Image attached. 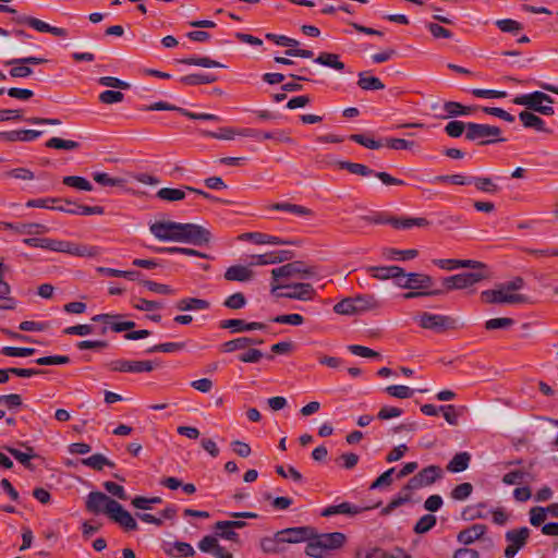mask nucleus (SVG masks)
<instances>
[{
  "label": "nucleus",
  "instance_id": "c03bdc74",
  "mask_svg": "<svg viewBox=\"0 0 558 558\" xmlns=\"http://www.w3.org/2000/svg\"><path fill=\"white\" fill-rule=\"evenodd\" d=\"M239 131L233 128H221L218 132H210V131H201V134L204 137H211L216 140H225V141H231L236 135H239Z\"/></svg>",
  "mask_w": 558,
  "mask_h": 558
},
{
  "label": "nucleus",
  "instance_id": "5701e85b",
  "mask_svg": "<svg viewBox=\"0 0 558 558\" xmlns=\"http://www.w3.org/2000/svg\"><path fill=\"white\" fill-rule=\"evenodd\" d=\"M362 510L363 509L361 507L352 505V504L345 501V502H342V504H339V505H332V506L326 507L322 511L320 514L323 517H332V515H336V514L355 515V514L362 512Z\"/></svg>",
  "mask_w": 558,
  "mask_h": 558
},
{
  "label": "nucleus",
  "instance_id": "6ab92c4d",
  "mask_svg": "<svg viewBox=\"0 0 558 558\" xmlns=\"http://www.w3.org/2000/svg\"><path fill=\"white\" fill-rule=\"evenodd\" d=\"M109 517L128 531H135L138 527L136 520L119 502Z\"/></svg>",
  "mask_w": 558,
  "mask_h": 558
},
{
  "label": "nucleus",
  "instance_id": "09e8293b",
  "mask_svg": "<svg viewBox=\"0 0 558 558\" xmlns=\"http://www.w3.org/2000/svg\"><path fill=\"white\" fill-rule=\"evenodd\" d=\"M4 65H10L11 69L9 74L14 78L28 77L33 74V69L27 66L24 62L9 63V60L4 62Z\"/></svg>",
  "mask_w": 558,
  "mask_h": 558
},
{
  "label": "nucleus",
  "instance_id": "e2e57ef3",
  "mask_svg": "<svg viewBox=\"0 0 558 558\" xmlns=\"http://www.w3.org/2000/svg\"><path fill=\"white\" fill-rule=\"evenodd\" d=\"M386 392L389 396H391L393 398H399V399H407V398L412 397V395H413V390L410 387L403 386V385L388 386L386 388Z\"/></svg>",
  "mask_w": 558,
  "mask_h": 558
},
{
  "label": "nucleus",
  "instance_id": "bb28decb",
  "mask_svg": "<svg viewBox=\"0 0 558 558\" xmlns=\"http://www.w3.org/2000/svg\"><path fill=\"white\" fill-rule=\"evenodd\" d=\"M490 509L484 502H480L476 505L468 506L462 511V517L464 520L473 521L477 519H487L489 517Z\"/></svg>",
  "mask_w": 558,
  "mask_h": 558
},
{
  "label": "nucleus",
  "instance_id": "37998d69",
  "mask_svg": "<svg viewBox=\"0 0 558 558\" xmlns=\"http://www.w3.org/2000/svg\"><path fill=\"white\" fill-rule=\"evenodd\" d=\"M179 62L187 65H197L203 68H223L225 65L218 61L211 60L208 57H190L180 60Z\"/></svg>",
  "mask_w": 558,
  "mask_h": 558
},
{
  "label": "nucleus",
  "instance_id": "e433bc0d",
  "mask_svg": "<svg viewBox=\"0 0 558 558\" xmlns=\"http://www.w3.org/2000/svg\"><path fill=\"white\" fill-rule=\"evenodd\" d=\"M64 185L73 187L78 191H93L92 183L84 177L80 175H68L62 179Z\"/></svg>",
  "mask_w": 558,
  "mask_h": 558
},
{
  "label": "nucleus",
  "instance_id": "9b49d317",
  "mask_svg": "<svg viewBox=\"0 0 558 558\" xmlns=\"http://www.w3.org/2000/svg\"><path fill=\"white\" fill-rule=\"evenodd\" d=\"M530 537V529L526 526L506 532L505 538L508 546L505 549L506 558H513L522 549Z\"/></svg>",
  "mask_w": 558,
  "mask_h": 558
},
{
  "label": "nucleus",
  "instance_id": "603ef678",
  "mask_svg": "<svg viewBox=\"0 0 558 558\" xmlns=\"http://www.w3.org/2000/svg\"><path fill=\"white\" fill-rule=\"evenodd\" d=\"M272 208L276 210L289 211L298 216H310L312 214L311 209L290 203H277L272 206Z\"/></svg>",
  "mask_w": 558,
  "mask_h": 558
},
{
  "label": "nucleus",
  "instance_id": "9d476101",
  "mask_svg": "<svg viewBox=\"0 0 558 558\" xmlns=\"http://www.w3.org/2000/svg\"><path fill=\"white\" fill-rule=\"evenodd\" d=\"M117 504L118 501L100 492H92L86 498V509L94 514L107 513L110 515Z\"/></svg>",
  "mask_w": 558,
  "mask_h": 558
},
{
  "label": "nucleus",
  "instance_id": "f257e3e1",
  "mask_svg": "<svg viewBox=\"0 0 558 558\" xmlns=\"http://www.w3.org/2000/svg\"><path fill=\"white\" fill-rule=\"evenodd\" d=\"M150 233L162 242H179L193 245H205L210 242L208 229L194 225L175 221H156L149 225Z\"/></svg>",
  "mask_w": 558,
  "mask_h": 558
},
{
  "label": "nucleus",
  "instance_id": "13d9d810",
  "mask_svg": "<svg viewBox=\"0 0 558 558\" xmlns=\"http://www.w3.org/2000/svg\"><path fill=\"white\" fill-rule=\"evenodd\" d=\"M184 348L183 342H166L160 344H155L146 350L147 353H155V352H175L180 351Z\"/></svg>",
  "mask_w": 558,
  "mask_h": 558
},
{
  "label": "nucleus",
  "instance_id": "7c9ffc66",
  "mask_svg": "<svg viewBox=\"0 0 558 558\" xmlns=\"http://www.w3.org/2000/svg\"><path fill=\"white\" fill-rule=\"evenodd\" d=\"M314 62L337 71L344 70V63L340 61L339 56L336 53L322 52L316 59H314Z\"/></svg>",
  "mask_w": 558,
  "mask_h": 558
},
{
  "label": "nucleus",
  "instance_id": "ddd939ff",
  "mask_svg": "<svg viewBox=\"0 0 558 558\" xmlns=\"http://www.w3.org/2000/svg\"><path fill=\"white\" fill-rule=\"evenodd\" d=\"M310 536H312L310 526H295L278 531V539H281L282 544L308 543Z\"/></svg>",
  "mask_w": 558,
  "mask_h": 558
},
{
  "label": "nucleus",
  "instance_id": "58836bf2",
  "mask_svg": "<svg viewBox=\"0 0 558 558\" xmlns=\"http://www.w3.org/2000/svg\"><path fill=\"white\" fill-rule=\"evenodd\" d=\"M335 313L339 315L353 316L359 315L354 298H344L333 306Z\"/></svg>",
  "mask_w": 558,
  "mask_h": 558
},
{
  "label": "nucleus",
  "instance_id": "c9c22d12",
  "mask_svg": "<svg viewBox=\"0 0 558 558\" xmlns=\"http://www.w3.org/2000/svg\"><path fill=\"white\" fill-rule=\"evenodd\" d=\"M208 307L209 303L206 300L195 298L182 299L177 303L179 311L207 310Z\"/></svg>",
  "mask_w": 558,
  "mask_h": 558
},
{
  "label": "nucleus",
  "instance_id": "20e7f679",
  "mask_svg": "<svg viewBox=\"0 0 558 558\" xmlns=\"http://www.w3.org/2000/svg\"><path fill=\"white\" fill-rule=\"evenodd\" d=\"M317 275L316 267L308 266L301 260H294L271 270L272 283H277L279 279L308 280L317 277Z\"/></svg>",
  "mask_w": 558,
  "mask_h": 558
},
{
  "label": "nucleus",
  "instance_id": "79ce46f5",
  "mask_svg": "<svg viewBox=\"0 0 558 558\" xmlns=\"http://www.w3.org/2000/svg\"><path fill=\"white\" fill-rule=\"evenodd\" d=\"M57 210L71 214V215H102L104 208L100 206H83V205H74V209H63V207H58Z\"/></svg>",
  "mask_w": 558,
  "mask_h": 558
},
{
  "label": "nucleus",
  "instance_id": "680f3d73",
  "mask_svg": "<svg viewBox=\"0 0 558 558\" xmlns=\"http://www.w3.org/2000/svg\"><path fill=\"white\" fill-rule=\"evenodd\" d=\"M417 254L418 253H417L416 250L400 251V250L390 248V250H388L385 253V256L388 259H403V260H408V259L415 258L417 256Z\"/></svg>",
  "mask_w": 558,
  "mask_h": 558
},
{
  "label": "nucleus",
  "instance_id": "f03ea898",
  "mask_svg": "<svg viewBox=\"0 0 558 558\" xmlns=\"http://www.w3.org/2000/svg\"><path fill=\"white\" fill-rule=\"evenodd\" d=\"M524 288V280L517 277L510 281L499 283L494 289L481 293L483 300L492 304L517 305L527 302V296L519 293Z\"/></svg>",
  "mask_w": 558,
  "mask_h": 558
},
{
  "label": "nucleus",
  "instance_id": "a18cd8bd",
  "mask_svg": "<svg viewBox=\"0 0 558 558\" xmlns=\"http://www.w3.org/2000/svg\"><path fill=\"white\" fill-rule=\"evenodd\" d=\"M281 539H278V532L272 537L260 539V549L266 554H279L283 549L280 547Z\"/></svg>",
  "mask_w": 558,
  "mask_h": 558
},
{
  "label": "nucleus",
  "instance_id": "de8ad7c7",
  "mask_svg": "<svg viewBox=\"0 0 558 558\" xmlns=\"http://www.w3.org/2000/svg\"><path fill=\"white\" fill-rule=\"evenodd\" d=\"M46 146L48 148L74 150L80 147V143L71 140H63L60 137H51L47 141Z\"/></svg>",
  "mask_w": 558,
  "mask_h": 558
},
{
  "label": "nucleus",
  "instance_id": "8fccbe9b",
  "mask_svg": "<svg viewBox=\"0 0 558 558\" xmlns=\"http://www.w3.org/2000/svg\"><path fill=\"white\" fill-rule=\"evenodd\" d=\"M157 197L167 202H175L183 199L185 192L181 189L162 187L157 192Z\"/></svg>",
  "mask_w": 558,
  "mask_h": 558
},
{
  "label": "nucleus",
  "instance_id": "2f4dec72",
  "mask_svg": "<svg viewBox=\"0 0 558 558\" xmlns=\"http://www.w3.org/2000/svg\"><path fill=\"white\" fill-rule=\"evenodd\" d=\"M471 456L468 452L457 453L448 463L447 470L451 473H460L469 468Z\"/></svg>",
  "mask_w": 558,
  "mask_h": 558
},
{
  "label": "nucleus",
  "instance_id": "69168bd1",
  "mask_svg": "<svg viewBox=\"0 0 558 558\" xmlns=\"http://www.w3.org/2000/svg\"><path fill=\"white\" fill-rule=\"evenodd\" d=\"M436 524V518L433 514L423 515L415 524L414 531L417 534L428 532Z\"/></svg>",
  "mask_w": 558,
  "mask_h": 558
},
{
  "label": "nucleus",
  "instance_id": "a878e982",
  "mask_svg": "<svg viewBox=\"0 0 558 558\" xmlns=\"http://www.w3.org/2000/svg\"><path fill=\"white\" fill-rule=\"evenodd\" d=\"M165 553L172 557H192L195 555V550L192 545L185 542L167 543L165 545Z\"/></svg>",
  "mask_w": 558,
  "mask_h": 558
},
{
  "label": "nucleus",
  "instance_id": "423d86ee",
  "mask_svg": "<svg viewBox=\"0 0 558 558\" xmlns=\"http://www.w3.org/2000/svg\"><path fill=\"white\" fill-rule=\"evenodd\" d=\"M465 137L469 141L477 142L480 145H488L506 141L501 137L500 128L473 122L466 123Z\"/></svg>",
  "mask_w": 558,
  "mask_h": 558
},
{
  "label": "nucleus",
  "instance_id": "c85d7f7f",
  "mask_svg": "<svg viewBox=\"0 0 558 558\" xmlns=\"http://www.w3.org/2000/svg\"><path fill=\"white\" fill-rule=\"evenodd\" d=\"M357 314L379 307L378 300L373 294H359L354 296Z\"/></svg>",
  "mask_w": 558,
  "mask_h": 558
},
{
  "label": "nucleus",
  "instance_id": "bf43d9fd",
  "mask_svg": "<svg viewBox=\"0 0 558 558\" xmlns=\"http://www.w3.org/2000/svg\"><path fill=\"white\" fill-rule=\"evenodd\" d=\"M247 301L243 293L236 292L228 296L223 305L230 310H241L246 305Z\"/></svg>",
  "mask_w": 558,
  "mask_h": 558
},
{
  "label": "nucleus",
  "instance_id": "b1692460",
  "mask_svg": "<svg viewBox=\"0 0 558 558\" xmlns=\"http://www.w3.org/2000/svg\"><path fill=\"white\" fill-rule=\"evenodd\" d=\"M435 263L442 269L452 270L460 267L484 269L485 265L473 259H438Z\"/></svg>",
  "mask_w": 558,
  "mask_h": 558
},
{
  "label": "nucleus",
  "instance_id": "473e14b6",
  "mask_svg": "<svg viewBox=\"0 0 558 558\" xmlns=\"http://www.w3.org/2000/svg\"><path fill=\"white\" fill-rule=\"evenodd\" d=\"M387 222L396 229H411L428 225V221L425 218H391L387 220Z\"/></svg>",
  "mask_w": 558,
  "mask_h": 558
},
{
  "label": "nucleus",
  "instance_id": "774afa93",
  "mask_svg": "<svg viewBox=\"0 0 558 558\" xmlns=\"http://www.w3.org/2000/svg\"><path fill=\"white\" fill-rule=\"evenodd\" d=\"M464 130L466 131V123H463L462 121L453 120L450 121L446 126L445 131L450 137H460Z\"/></svg>",
  "mask_w": 558,
  "mask_h": 558
},
{
  "label": "nucleus",
  "instance_id": "7ed1b4c3",
  "mask_svg": "<svg viewBox=\"0 0 558 558\" xmlns=\"http://www.w3.org/2000/svg\"><path fill=\"white\" fill-rule=\"evenodd\" d=\"M347 541V536L341 532L316 534L312 532L310 542L306 545L305 553L312 558H325L329 551L341 548Z\"/></svg>",
  "mask_w": 558,
  "mask_h": 558
},
{
  "label": "nucleus",
  "instance_id": "864d4df0",
  "mask_svg": "<svg viewBox=\"0 0 558 558\" xmlns=\"http://www.w3.org/2000/svg\"><path fill=\"white\" fill-rule=\"evenodd\" d=\"M0 352L5 356L27 357L33 355L36 350L34 348L2 347Z\"/></svg>",
  "mask_w": 558,
  "mask_h": 558
},
{
  "label": "nucleus",
  "instance_id": "72a5a7b5",
  "mask_svg": "<svg viewBox=\"0 0 558 558\" xmlns=\"http://www.w3.org/2000/svg\"><path fill=\"white\" fill-rule=\"evenodd\" d=\"M68 254L81 257H94L99 254V248L96 246L75 244L69 242Z\"/></svg>",
  "mask_w": 558,
  "mask_h": 558
},
{
  "label": "nucleus",
  "instance_id": "338daca9",
  "mask_svg": "<svg viewBox=\"0 0 558 558\" xmlns=\"http://www.w3.org/2000/svg\"><path fill=\"white\" fill-rule=\"evenodd\" d=\"M220 327L233 333L247 331V323L243 319H226L220 323Z\"/></svg>",
  "mask_w": 558,
  "mask_h": 558
},
{
  "label": "nucleus",
  "instance_id": "cd10ccee",
  "mask_svg": "<svg viewBox=\"0 0 558 558\" xmlns=\"http://www.w3.org/2000/svg\"><path fill=\"white\" fill-rule=\"evenodd\" d=\"M519 119L525 128L535 129L539 132H549L545 126V122L536 114L530 111H521Z\"/></svg>",
  "mask_w": 558,
  "mask_h": 558
},
{
  "label": "nucleus",
  "instance_id": "6e6d98bb",
  "mask_svg": "<svg viewBox=\"0 0 558 558\" xmlns=\"http://www.w3.org/2000/svg\"><path fill=\"white\" fill-rule=\"evenodd\" d=\"M92 177L95 182L102 186H118L123 184V180L119 178H112L106 172H93Z\"/></svg>",
  "mask_w": 558,
  "mask_h": 558
},
{
  "label": "nucleus",
  "instance_id": "4468645a",
  "mask_svg": "<svg viewBox=\"0 0 558 558\" xmlns=\"http://www.w3.org/2000/svg\"><path fill=\"white\" fill-rule=\"evenodd\" d=\"M110 367L116 372L149 373L154 369L150 361H126L117 360L111 362Z\"/></svg>",
  "mask_w": 558,
  "mask_h": 558
},
{
  "label": "nucleus",
  "instance_id": "aec40b11",
  "mask_svg": "<svg viewBox=\"0 0 558 558\" xmlns=\"http://www.w3.org/2000/svg\"><path fill=\"white\" fill-rule=\"evenodd\" d=\"M264 340L260 338L253 337H239L233 340H229L221 344V350L226 353H231L238 350H243L251 345H259L263 344Z\"/></svg>",
  "mask_w": 558,
  "mask_h": 558
},
{
  "label": "nucleus",
  "instance_id": "393cba45",
  "mask_svg": "<svg viewBox=\"0 0 558 558\" xmlns=\"http://www.w3.org/2000/svg\"><path fill=\"white\" fill-rule=\"evenodd\" d=\"M4 228L13 230L20 234H41L48 231V228L41 223H19L1 222Z\"/></svg>",
  "mask_w": 558,
  "mask_h": 558
},
{
  "label": "nucleus",
  "instance_id": "c756f323",
  "mask_svg": "<svg viewBox=\"0 0 558 558\" xmlns=\"http://www.w3.org/2000/svg\"><path fill=\"white\" fill-rule=\"evenodd\" d=\"M5 450L27 469H34L33 464L31 463V460L35 458L36 454L31 447H27L25 450H21L13 447H5Z\"/></svg>",
  "mask_w": 558,
  "mask_h": 558
},
{
  "label": "nucleus",
  "instance_id": "dca6fc26",
  "mask_svg": "<svg viewBox=\"0 0 558 558\" xmlns=\"http://www.w3.org/2000/svg\"><path fill=\"white\" fill-rule=\"evenodd\" d=\"M198 548L201 551L211 554L216 558H233L231 553L220 546L217 537L211 535L204 536L198 543Z\"/></svg>",
  "mask_w": 558,
  "mask_h": 558
},
{
  "label": "nucleus",
  "instance_id": "412c9836",
  "mask_svg": "<svg viewBox=\"0 0 558 558\" xmlns=\"http://www.w3.org/2000/svg\"><path fill=\"white\" fill-rule=\"evenodd\" d=\"M487 529L484 524H473L472 526L459 532L457 539L463 545H470L480 539Z\"/></svg>",
  "mask_w": 558,
  "mask_h": 558
},
{
  "label": "nucleus",
  "instance_id": "39448f33",
  "mask_svg": "<svg viewBox=\"0 0 558 558\" xmlns=\"http://www.w3.org/2000/svg\"><path fill=\"white\" fill-rule=\"evenodd\" d=\"M512 102L544 116H553L555 113L553 98L543 92L518 95L513 98Z\"/></svg>",
  "mask_w": 558,
  "mask_h": 558
},
{
  "label": "nucleus",
  "instance_id": "a19ab883",
  "mask_svg": "<svg viewBox=\"0 0 558 558\" xmlns=\"http://www.w3.org/2000/svg\"><path fill=\"white\" fill-rule=\"evenodd\" d=\"M82 463L86 466H89L94 470H102L105 466H114L113 462H111L110 460H108L104 454L101 453H96V454H93L88 458H85L82 460Z\"/></svg>",
  "mask_w": 558,
  "mask_h": 558
},
{
  "label": "nucleus",
  "instance_id": "4be33fe9",
  "mask_svg": "<svg viewBox=\"0 0 558 558\" xmlns=\"http://www.w3.org/2000/svg\"><path fill=\"white\" fill-rule=\"evenodd\" d=\"M223 277L227 281L247 282L253 278V271L250 266L234 265L227 268Z\"/></svg>",
  "mask_w": 558,
  "mask_h": 558
},
{
  "label": "nucleus",
  "instance_id": "2eb2a0df",
  "mask_svg": "<svg viewBox=\"0 0 558 558\" xmlns=\"http://www.w3.org/2000/svg\"><path fill=\"white\" fill-rule=\"evenodd\" d=\"M291 258H292L291 251L282 250V251L269 252L266 254L252 255L248 266L251 267V266L274 265V264L289 260Z\"/></svg>",
  "mask_w": 558,
  "mask_h": 558
},
{
  "label": "nucleus",
  "instance_id": "0e129e2a",
  "mask_svg": "<svg viewBox=\"0 0 558 558\" xmlns=\"http://www.w3.org/2000/svg\"><path fill=\"white\" fill-rule=\"evenodd\" d=\"M514 320L509 317H499V318H492L486 320L485 328L487 330H494V329H508L511 326H513Z\"/></svg>",
  "mask_w": 558,
  "mask_h": 558
},
{
  "label": "nucleus",
  "instance_id": "f3484780",
  "mask_svg": "<svg viewBox=\"0 0 558 558\" xmlns=\"http://www.w3.org/2000/svg\"><path fill=\"white\" fill-rule=\"evenodd\" d=\"M366 270L377 280H389L392 279L397 284L398 278L402 274V268L396 265L390 266H368Z\"/></svg>",
  "mask_w": 558,
  "mask_h": 558
},
{
  "label": "nucleus",
  "instance_id": "5fc2aeb1",
  "mask_svg": "<svg viewBox=\"0 0 558 558\" xmlns=\"http://www.w3.org/2000/svg\"><path fill=\"white\" fill-rule=\"evenodd\" d=\"M17 22L22 23V24H27L28 26L33 27L37 32L49 33V31H50L49 24H47L46 22L38 20L36 17L22 15V16L17 17Z\"/></svg>",
  "mask_w": 558,
  "mask_h": 558
},
{
  "label": "nucleus",
  "instance_id": "052dcab7",
  "mask_svg": "<svg viewBox=\"0 0 558 558\" xmlns=\"http://www.w3.org/2000/svg\"><path fill=\"white\" fill-rule=\"evenodd\" d=\"M473 492V486L471 483H462L456 486L451 492V498L454 500H465L468 499Z\"/></svg>",
  "mask_w": 558,
  "mask_h": 558
},
{
  "label": "nucleus",
  "instance_id": "1a4fd4ad",
  "mask_svg": "<svg viewBox=\"0 0 558 558\" xmlns=\"http://www.w3.org/2000/svg\"><path fill=\"white\" fill-rule=\"evenodd\" d=\"M433 284L434 280L430 276L421 272H405L402 269L396 286L408 290H430Z\"/></svg>",
  "mask_w": 558,
  "mask_h": 558
},
{
  "label": "nucleus",
  "instance_id": "4d7b16f0",
  "mask_svg": "<svg viewBox=\"0 0 558 558\" xmlns=\"http://www.w3.org/2000/svg\"><path fill=\"white\" fill-rule=\"evenodd\" d=\"M477 190L485 192V193H497L499 191V187L497 184H495L492 179L489 178H473V183Z\"/></svg>",
  "mask_w": 558,
  "mask_h": 558
},
{
  "label": "nucleus",
  "instance_id": "4c0bfd02",
  "mask_svg": "<svg viewBox=\"0 0 558 558\" xmlns=\"http://www.w3.org/2000/svg\"><path fill=\"white\" fill-rule=\"evenodd\" d=\"M253 243L258 244V245H263V244H269V245H291V244H294L293 241L283 240L281 238H278V236H275V235H270V234H266V233H262V232H256V234L253 236Z\"/></svg>",
  "mask_w": 558,
  "mask_h": 558
},
{
  "label": "nucleus",
  "instance_id": "f8f14e48",
  "mask_svg": "<svg viewBox=\"0 0 558 558\" xmlns=\"http://www.w3.org/2000/svg\"><path fill=\"white\" fill-rule=\"evenodd\" d=\"M442 471L437 465H429L414 475L404 487L405 490H415L432 485L440 478Z\"/></svg>",
  "mask_w": 558,
  "mask_h": 558
},
{
  "label": "nucleus",
  "instance_id": "ea45409f",
  "mask_svg": "<svg viewBox=\"0 0 558 558\" xmlns=\"http://www.w3.org/2000/svg\"><path fill=\"white\" fill-rule=\"evenodd\" d=\"M357 85L364 90H379L385 88V85L378 77L367 76L363 72L359 74Z\"/></svg>",
  "mask_w": 558,
  "mask_h": 558
},
{
  "label": "nucleus",
  "instance_id": "6e6552de",
  "mask_svg": "<svg viewBox=\"0 0 558 558\" xmlns=\"http://www.w3.org/2000/svg\"><path fill=\"white\" fill-rule=\"evenodd\" d=\"M420 327L429 329L435 332H442L447 329L454 327V319L440 314H433L428 312L421 313L414 317Z\"/></svg>",
  "mask_w": 558,
  "mask_h": 558
},
{
  "label": "nucleus",
  "instance_id": "49530a36",
  "mask_svg": "<svg viewBox=\"0 0 558 558\" xmlns=\"http://www.w3.org/2000/svg\"><path fill=\"white\" fill-rule=\"evenodd\" d=\"M216 81V77L211 74H190L182 76L180 82L184 85H203L210 84Z\"/></svg>",
  "mask_w": 558,
  "mask_h": 558
},
{
  "label": "nucleus",
  "instance_id": "0eeeda50",
  "mask_svg": "<svg viewBox=\"0 0 558 558\" xmlns=\"http://www.w3.org/2000/svg\"><path fill=\"white\" fill-rule=\"evenodd\" d=\"M271 292L280 298L300 301H310L315 296V290L312 284L305 282L271 283Z\"/></svg>",
  "mask_w": 558,
  "mask_h": 558
},
{
  "label": "nucleus",
  "instance_id": "a211bd4d",
  "mask_svg": "<svg viewBox=\"0 0 558 558\" xmlns=\"http://www.w3.org/2000/svg\"><path fill=\"white\" fill-rule=\"evenodd\" d=\"M472 271L458 274V289H466L470 288L483 279L488 278V272L486 267L484 269L472 268Z\"/></svg>",
  "mask_w": 558,
  "mask_h": 558
},
{
  "label": "nucleus",
  "instance_id": "f704fd0d",
  "mask_svg": "<svg viewBox=\"0 0 558 558\" xmlns=\"http://www.w3.org/2000/svg\"><path fill=\"white\" fill-rule=\"evenodd\" d=\"M444 110L446 111V118L460 117V116H469L472 113L473 108L461 105L456 101H447L444 104Z\"/></svg>",
  "mask_w": 558,
  "mask_h": 558
},
{
  "label": "nucleus",
  "instance_id": "3c124183",
  "mask_svg": "<svg viewBox=\"0 0 558 558\" xmlns=\"http://www.w3.org/2000/svg\"><path fill=\"white\" fill-rule=\"evenodd\" d=\"M339 167L341 169H347L351 173L359 174L362 177H367V175L375 173L371 168H368L367 166L362 165V163H355V162H350V161H339Z\"/></svg>",
  "mask_w": 558,
  "mask_h": 558
}]
</instances>
